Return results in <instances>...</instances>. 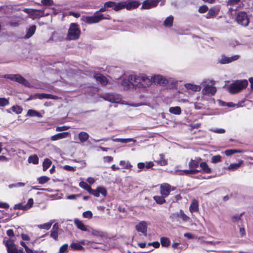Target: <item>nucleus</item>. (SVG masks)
<instances>
[{"mask_svg":"<svg viewBox=\"0 0 253 253\" xmlns=\"http://www.w3.org/2000/svg\"><path fill=\"white\" fill-rule=\"evenodd\" d=\"M208 10V7L206 5H203L199 7V12L201 13L206 12Z\"/></svg>","mask_w":253,"mask_h":253,"instance_id":"61","label":"nucleus"},{"mask_svg":"<svg viewBox=\"0 0 253 253\" xmlns=\"http://www.w3.org/2000/svg\"><path fill=\"white\" fill-rule=\"evenodd\" d=\"M130 77H134L133 75H130L128 77L124 78L122 82V85L125 90L133 89L135 86L134 83V79H130Z\"/></svg>","mask_w":253,"mask_h":253,"instance_id":"10","label":"nucleus"},{"mask_svg":"<svg viewBox=\"0 0 253 253\" xmlns=\"http://www.w3.org/2000/svg\"><path fill=\"white\" fill-rule=\"evenodd\" d=\"M11 110L13 112H15L17 114H21L22 111V109L19 106H13L11 108Z\"/></svg>","mask_w":253,"mask_h":253,"instance_id":"46","label":"nucleus"},{"mask_svg":"<svg viewBox=\"0 0 253 253\" xmlns=\"http://www.w3.org/2000/svg\"><path fill=\"white\" fill-rule=\"evenodd\" d=\"M92 234L95 236L101 237L103 236V233L101 231L97 230H92Z\"/></svg>","mask_w":253,"mask_h":253,"instance_id":"52","label":"nucleus"},{"mask_svg":"<svg viewBox=\"0 0 253 253\" xmlns=\"http://www.w3.org/2000/svg\"><path fill=\"white\" fill-rule=\"evenodd\" d=\"M74 223L79 229L83 231H87L88 230L87 227L79 219L75 218L74 220Z\"/></svg>","mask_w":253,"mask_h":253,"instance_id":"19","label":"nucleus"},{"mask_svg":"<svg viewBox=\"0 0 253 253\" xmlns=\"http://www.w3.org/2000/svg\"><path fill=\"white\" fill-rule=\"evenodd\" d=\"M120 164L122 166L124 169H130L132 168V165L128 161H121Z\"/></svg>","mask_w":253,"mask_h":253,"instance_id":"38","label":"nucleus"},{"mask_svg":"<svg viewBox=\"0 0 253 253\" xmlns=\"http://www.w3.org/2000/svg\"><path fill=\"white\" fill-rule=\"evenodd\" d=\"M110 19L111 17L108 14L104 15L103 14H99L98 13V12H96L92 16H86L85 17V21L88 24H91L98 23L103 19L109 20Z\"/></svg>","mask_w":253,"mask_h":253,"instance_id":"6","label":"nucleus"},{"mask_svg":"<svg viewBox=\"0 0 253 253\" xmlns=\"http://www.w3.org/2000/svg\"><path fill=\"white\" fill-rule=\"evenodd\" d=\"M211 130L217 133H224L225 132V130L223 128H212Z\"/></svg>","mask_w":253,"mask_h":253,"instance_id":"57","label":"nucleus"},{"mask_svg":"<svg viewBox=\"0 0 253 253\" xmlns=\"http://www.w3.org/2000/svg\"><path fill=\"white\" fill-rule=\"evenodd\" d=\"M200 167L203 170L204 172L210 173L211 172V169L209 168V166L205 162H202L200 165Z\"/></svg>","mask_w":253,"mask_h":253,"instance_id":"33","label":"nucleus"},{"mask_svg":"<svg viewBox=\"0 0 253 253\" xmlns=\"http://www.w3.org/2000/svg\"><path fill=\"white\" fill-rule=\"evenodd\" d=\"M81 34V31L79 25L76 23H71L70 25L67 39L69 40H76L79 38Z\"/></svg>","mask_w":253,"mask_h":253,"instance_id":"5","label":"nucleus"},{"mask_svg":"<svg viewBox=\"0 0 253 253\" xmlns=\"http://www.w3.org/2000/svg\"><path fill=\"white\" fill-rule=\"evenodd\" d=\"M199 210V205L198 201L195 200H192L189 207V211L191 213L197 211Z\"/></svg>","mask_w":253,"mask_h":253,"instance_id":"23","label":"nucleus"},{"mask_svg":"<svg viewBox=\"0 0 253 253\" xmlns=\"http://www.w3.org/2000/svg\"><path fill=\"white\" fill-rule=\"evenodd\" d=\"M90 194H92L95 197H99L100 194L97 188L95 190H93L91 188V190L89 192Z\"/></svg>","mask_w":253,"mask_h":253,"instance_id":"62","label":"nucleus"},{"mask_svg":"<svg viewBox=\"0 0 253 253\" xmlns=\"http://www.w3.org/2000/svg\"><path fill=\"white\" fill-rule=\"evenodd\" d=\"M3 243L6 247L8 253H24L22 249H18L16 248L14 240L11 239L4 240Z\"/></svg>","mask_w":253,"mask_h":253,"instance_id":"7","label":"nucleus"},{"mask_svg":"<svg viewBox=\"0 0 253 253\" xmlns=\"http://www.w3.org/2000/svg\"><path fill=\"white\" fill-rule=\"evenodd\" d=\"M27 115L30 116V117H38L39 118H41L42 117V115L38 111L30 109L27 112Z\"/></svg>","mask_w":253,"mask_h":253,"instance_id":"32","label":"nucleus"},{"mask_svg":"<svg viewBox=\"0 0 253 253\" xmlns=\"http://www.w3.org/2000/svg\"><path fill=\"white\" fill-rule=\"evenodd\" d=\"M92 213L90 211H84L83 213V216L84 218L90 219L92 217Z\"/></svg>","mask_w":253,"mask_h":253,"instance_id":"49","label":"nucleus"},{"mask_svg":"<svg viewBox=\"0 0 253 253\" xmlns=\"http://www.w3.org/2000/svg\"><path fill=\"white\" fill-rule=\"evenodd\" d=\"M224 153L227 156H231L235 154V149H228L225 151Z\"/></svg>","mask_w":253,"mask_h":253,"instance_id":"64","label":"nucleus"},{"mask_svg":"<svg viewBox=\"0 0 253 253\" xmlns=\"http://www.w3.org/2000/svg\"><path fill=\"white\" fill-rule=\"evenodd\" d=\"M49 179L50 178L46 176H42L40 177L38 180L39 183L42 184L47 182Z\"/></svg>","mask_w":253,"mask_h":253,"instance_id":"45","label":"nucleus"},{"mask_svg":"<svg viewBox=\"0 0 253 253\" xmlns=\"http://www.w3.org/2000/svg\"><path fill=\"white\" fill-rule=\"evenodd\" d=\"M34 204V200L32 198H30L27 202V203L25 205H22V204L19 203L16 204L13 207V209L15 210H21L23 211H27L31 209Z\"/></svg>","mask_w":253,"mask_h":253,"instance_id":"11","label":"nucleus"},{"mask_svg":"<svg viewBox=\"0 0 253 253\" xmlns=\"http://www.w3.org/2000/svg\"><path fill=\"white\" fill-rule=\"evenodd\" d=\"M49 94L46 93H37L35 95V97L36 98H38L40 99H48Z\"/></svg>","mask_w":253,"mask_h":253,"instance_id":"43","label":"nucleus"},{"mask_svg":"<svg viewBox=\"0 0 253 253\" xmlns=\"http://www.w3.org/2000/svg\"><path fill=\"white\" fill-rule=\"evenodd\" d=\"M52 223V221H50L47 223H45L42 224H39L37 225V226L39 229H44L46 230H48L51 227Z\"/></svg>","mask_w":253,"mask_h":253,"instance_id":"34","label":"nucleus"},{"mask_svg":"<svg viewBox=\"0 0 253 253\" xmlns=\"http://www.w3.org/2000/svg\"><path fill=\"white\" fill-rule=\"evenodd\" d=\"M126 2L123 1L119 3L115 2V5L114 6V9L117 11L125 7Z\"/></svg>","mask_w":253,"mask_h":253,"instance_id":"31","label":"nucleus"},{"mask_svg":"<svg viewBox=\"0 0 253 253\" xmlns=\"http://www.w3.org/2000/svg\"><path fill=\"white\" fill-rule=\"evenodd\" d=\"M222 161L221 156L219 155L213 156L211 158V162L213 164H216Z\"/></svg>","mask_w":253,"mask_h":253,"instance_id":"42","label":"nucleus"},{"mask_svg":"<svg viewBox=\"0 0 253 253\" xmlns=\"http://www.w3.org/2000/svg\"><path fill=\"white\" fill-rule=\"evenodd\" d=\"M134 79L135 86L139 88L149 87L152 84L151 77L146 76H136L130 77V79Z\"/></svg>","mask_w":253,"mask_h":253,"instance_id":"2","label":"nucleus"},{"mask_svg":"<svg viewBox=\"0 0 253 253\" xmlns=\"http://www.w3.org/2000/svg\"><path fill=\"white\" fill-rule=\"evenodd\" d=\"M51 161L48 159H45L42 164L43 170L45 171L50 166Z\"/></svg>","mask_w":253,"mask_h":253,"instance_id":"37","label":"nucleus"},{"mask_svg":"<svg viewBox=\"0 0 253 253\" xmlns=\"http://www.w3.org/2000/svg\"><path fill=\"white\" fill-rule=\"evenodd\" d=\"M184 86L188 90L193 91H199L201 89L200 85L191 84H186Z\"/></svg>","mask_w":253,"mask_h":253,"instance_id":"24","label":"nucleus"},{"mask_svg":"<svg viewBox=\"0 0 253 253\" xmlns=\"http://www.w3.org/2000/svg\"><path fill=\"white\" fill-rule=\"evenodd\" d=\"M79 186L84 189L85 190H87L88 192H89V191L91 190V187L89 186L87 183H86L84 181H81L79 183Z\"/></svg>","mask_w":253,"mask_h":253,"instance_id":"44","label":"nucleus"},{"mask_svg":"<svg viewBox=\"0 0 253 253\" xmlns=\"http://www.w3.org/2000/svg\"><path fill=\"white\" fill-rule=\"evenodd\" d=\"M33 13L34 14H33L32 15L36 18L46 16L48 15V13L45 14L43 10H37L34 9Z\"/></svg>","mask_w":253,"mask_h":253,"instance_id":"28","label":"nucleus"},{"mask_svg":"<svg viewBox=\"0 0 253 253\" xmlns=\"http://www.w3.org/2000/svg\"><path fill=\"white\" fill-rule=\"evenodd\" d=\"M202 84L204 85V87L202 89V93L204 95L211 96L215 94L217 90L215 87L209 84H207L206 81H203Z\"/></svg>","mask_w":253,"mask_h":253,"instance_id":"9","label":"nucleus"},{"mask_svg":"<svg viewBox=\"0 0 253 253\" xmlns=\"http://www.w3.org/2000/svg\"><path fill=\"white\" fill-rule=\"evenodd\" d=\"M126 2L125 7L127 10H131L132 9H134L138 7L140 5V3L137 0H130Z\"/></svg>","mask_w":253,"mask_h":253,"instance_id":"16","label":"nucleus"},{"mask_svg":"<svg viewBox=\"0 0 253 253\" xmlns=\"http://www.w3.org/2000/svg\"><path fill=\"white\" fill-rule=\"evenodd\" d=\"M129 142H135L136 140L133 138H120V142L126 143Z\"/></svg>","mask_w":253,"mask_h":253,"instance_id":"51","label":"nucleus"},{"mask_svg":"<svg viewBox=\"0 0 253 253\" xmlns=\"http://www.w3.org/2000/svg\"><path fill=\"white\" fill-rule=\"evenodd\" d=\"M70 247L72 249L77 250H81L83 249V246L80 243H72L70 245Z\"/></svg>","mask_w":253,"mask_h":253,"instance_id":"39","label":"nucleus"},{"mask_svg":"<svg viewBox=\"0 0 253 253\" xmlns=\"http://www.w3.org/2000/svg\"><path fill=\"white\" fill-rule=\"evenodd\" d=\"M63 169L68 171H75L76 170V167H71L68 165L63 166Z\"/></svg>","mask_w":253,"mask_h":253,"instance_id":"63","label":"nucleus"},{"mask_svg":"<svg viewBox=\"0 0 253 253\" xmlns=\"http://www.w3.org/2000/svg\"><path fill=\"white\" fill-rule=\"evenodd\" d=\"M36 30V26L35 25H32L30 26L27 30L26 34L24 36V38L28 39L31 38L35 33Z\"/></svg>","mask_w":253,"mask_h":253,"instance_id":"22","label":"nucleus"},{"mask_svg":"<svg viewBox=\"0 0 253 253\" xmlns=\"http://www.w3.org/2000/svg\"><path fill=\"white\" fill-rule=\"evenodd\" d=\"M68 247V245L67 244H64L60 248L59 253H65L67 250Z\"/></svg>","mask_w":253,"mask_h":253,"instance_id":"55","label":"nucleus"},{"mask_svg":"<svg viewBox=\"0 0 253 253\" xmlns=\"http://www.w3.org/2000/svg\"><path fill=\"white\" fill-rule=\"evenodd\" d=\"M173 17L169 16L164 21V25L165 27H171L173 24Z\"/></svg>","mask_w":253,"mask_h":253,"instance_id":"29","label":"nucleus"},{"mask_svg":"<svg viewBox=\"0 0 253 253\" xmlns=\"http://www.w3.org/2000/svg\"><path fill=\"white\" fill-rule=\"evenodd\" d=\"M170 192V186L169 184L164 183L161 185V193L164 197H167Z\"/></svg>","mask_w":253,"mask_h":253,"instance_id":"17","label":"nucleus"},{"mask_svg":"<svg viewBox=\"0 0 253 253\" xmlns=\"http://www.w3.org/2000/svg\"><path fill=\"white\" fill-rule=\"evenodd\" d=\"M216 15V12L214 9H210L207 14L206 17L207 18H211Z\"/></svg>","mask_w":253,"mask_h":253,"instance_id":"48","label":"nucleus"},{"mask_svg":"<svg viewBox=\"0 0 253 253\" xmlns=\"http://www.w3.org/2000/svg\"><path fill=\"white\" fill-rule=\"evenodd\" d=\"M239 58L238 55H235L231 57H226L225 56H222L219 62L221 64H228L231 63L232 61L238 60Z\"/></svg>","mask_w":253,"mask_h":253,"instance_id":"15","label":"nucleus"},{"mask_svg":"<svg viewBox=\"0 0 253 253\" xmlns=\"http://www.w3.org/2000/svg\"><path fill=\"white\" fill-rule=\"evenodd\" d=\"M199 165V163L198 161L191 160L188 164L189 169L183 170L175 169V171L178 172L179 174H183V173L186 175L195 174L200 171V169H197Z\"/></svg>","mask_w":253,"mask_h":253,"instance_id":"4","label":"nucleus"},{"mask_svg":"<svg viewBox=\"0 0 253 253\" xmlns=\"http://www.w3.org/2000/svg\"><path fill=\"white\" fill-rule=\"evenodd\" d=\"M161 0H145L142 3L141 9H148L156 7Z\"/></svg>","mask_w":253,"mask_h":253,"instance_id":"13","label":"nucleus"},{"mask_svg":"<svg viewBox=\"0 0 253 253\" xmlns=\"http://www.w3.org/2000/svg\"><path fill=\"white\" fill-rule=\"evenodd\" d=\"M70 134L68 132H64L57 133L51 137V140L52 141H56L61 139L65 138L68 137Z\"/></svg>","mask_w":253,"mask_h":253,"instance_id":"20","label":"nucleus"},{"mask_svg":"<svg viewBox=\"0 0 253 253\" xmlns=\"http://www.w3.org/2000/svg\"><path fill=\"white\" fill-rule=\"evenodd\" d=\"M160 160L157 161L158 163L161 166H165L167 164V161L165 159V156L163 154L159 155Z\"/></svg>","mask_w":253,"mask_h":253,"instance_id":"41","label":"nucleus"},{"mask_svg":"<svg viewBox=\"0 0 253 253\" xmlns=\"http://www.w3.org/2000/svg\"><path fill=\"white\" fill-rule=\"evenodd\" d=\"M236 21L238 24L244 27L248 26L250 22L249 18L247 13L245 11L238 12L236 17Z\"/></svg>","mask_w":253,"mask_h":253,"instance_id":"8","label":"nucleus"},{"mask_svg":"<svg viewBox=\"0 0 253 253\" xmlns=\"http://www.w3.org/2000/svg\"><path fill=\"white\" fill-rule=\"evenodd\" d=\"M78 137L80 142L84 143L88 139L89 135L85 132L82 131L79 133Z\"/></svg>","mask_w":253,"mask_h":253,"instance_id":"26","label":"nucleus"},{"mask_svg":"<svg viewBox=\"0 0 253 253\" xmlns=\"http://www.w3.org/2000/svg\"><path fill=\"white\" fill-rule=\"evenodd\" d=\"M170 217L173 220L176 219V218L179 217L182 219L183 221L187 222L190 220V217L186 215L182 210H180L179 212L177 213L172 214Z\"/></svg>","mask_w":253,"mask_h":253,"instance_id":"14","label":"nucleus"},{"mask_svg":"<svg viewBox=\"0 0 253 253\" xmlns=\"http://www.w3.org/2000/svg\"><path fill=\"white\" fill-rule=\"evenodd\" d=\"M28 162L33 164H38L39 163V158L36 155L31 156L28 158Z\"/></svg>","mask_w":253,"mask_h":253,"instance_id":"35","label":"nucleus"},{"mask_svg":"<svg viewBox=\"0 0 253 253\" xmlns=\"http://www.w3.org/2000/svg\"><path fill=\"white\" fill-rule=\"evenodd\" d=\"M165 197L163 195L162 196H155L153 197V198L157 203L159 204H162L166 202Z\"/></svg>","mask_w":253,"mask_h":253,"instance_id":"36","label":"nucleus"},{"mask_svg":"<svg viewBox=\"0 0 253 253\" xmlns=\"http://www.w3.org/2000/svg\"><path fill=\"white\" fill-rule=\"evenodd\" d=\"M4 78L6 79H8L11 81H16V74L13 75V74H6L4 76Z\"/></svg>","mask_w":253,"mask_h":253,"instance_id":"54","label":"nucleus"},{"mask_svg":"<svg viewBox=\"0 0 253 253\" xmlns=\"http://www.w3.org/2000/svg\"><path fill=\"white\" fill-rule=\"evenodd\" d=\"M104 100L109 101L111 103H119L121 104H126L130 106L136 107L140 106L139 104H128L126 101L122 100L121 95L116 93H106L100 96Z\"/></svg>","mask_w":253,"mask_h":253,"instance_id":"1","label":"nucleus"},{"mask_svg":"<svg viewBox=\"0 0 253 253\" xmlns=\"http://www.w3.org/2000/svg\"><path fill=\"white\" fill-rule=\"evenodd\" d=\"M41 3L45 6H51L53 4L52 0H42Z\"/></svg>","mask_w":253,"mask_h":253,"instance_id":"50","label":"nucleus"},{"mask_svg":"<svg viewBox=\"0 0 253 253\" xmlns=\"http://www.w3.org/2000/svg\"><path fill=\"white\" fill-rule=\"evenodd\" d=\"M147 223L144 221L140 222L136 226V229L137 231L146 235L147 233Z\"/></svg>","mask_w":253,"mask_h":253,"instance_id":"18","label":"nucleus"},{"mask_svg":"<svg viewBox=\"0 0 253 253\" xmlns=\"http://www.w3.org/2000/svg\"><path fill=\"white\" fill-rule=\"evenodd\" d=\"M94 78L97 82H100L103 85H105L108 83V81L106 78L100 74H96L94 75Z\"/></svg>","mask_w":253,"mask_h":253,"instance_id":"21","label":"nucleus"},{"mask_svg":"<svg viewBox=\"0 0 253 253\" xmlns=\"http://www.w3.org/2000/svg\"><path fill=\"white\" fill-rule=\"evenodd\" d=\"M161 243L162 246L168 247L170 243V241L168 238L163 237L160 239Z\"/></svg>","mask_w":253,"mask_h":253,"instance_id":"40","label":"nucleus"},{"mask_svg":"<svg viewBox=\"0 0 253 253\" xmlns=\"http://www.w3.org/2000/svg\"><path fill=\"white\" fill-rule=\"evenodd\" d=\"M152 84L154 83L155 84L165 85L168 83V81L162 75H154L151 77Z\"/></svg>","mask_w":253,"mask_h":253,"instance_id":"12","label":"nucleus"},{"mask_svg":"<svg viewBox=\"0 0 253 253\" xmlns=\"http://www.w3.org/2000/svg\"><path fill=\"white\" fill-rule=\"evenodd\" d=\"M69 128V126H58L56 128V131H62L64 130H67Z\"/></svg>","mask_w":253,"mask_h":253,"instance_id":"58","label":"nucleus"},{"mask_svg":"<svg viewBox=\"0 0 253 253\" xmlns=\"http://www.w3.org/2000/svg\"><path fill=\"white\" fill-rule=\"evenodd\" d=\"M9 104L8 99L5 98H0V106L4 107Z\"/></svg>","mask_w":253,"mask_h":253,"instance_id":"47","label":"nucleus"},{"mask_svg":"<svg viewBox=\"0 0 253 253\" xmlns=\"http://www.w3.org/2000/svg\"><path fill=\"white\" fill-rule=\"evenodd\" d=\"M240 0H229L227 4L229 5H234L238 4Z\"/></svg>","mask_w":253,"mask_h":253,"instance_id":"59","label":"nucleus"},{"mask_svg":"<svg viewBox=\"0 0 253 253\" xmlns=\"http://www.w3.org/2000/svg\"><path fill=\"white\" fill-rule=\"evenodd\" d=\"M97 188V189L98 190L99 194H101L104 196H105L106 195V194H107V191H106V190L104 187H98Z\"/></svg>","mask_w":253,"mask_h":253,"instance_id":"56","label":"nucleus"},{"mask_svg":"<svg viewBox=\"0 0 253 253\" xmlns=\"http://www.w3.org/2000/svg\"><path fill=\"white\" fill-rule=\"evenodd\" d=\"M114 5L115 2L111 1H107L104 3V6L106 8L113 7L114 8Z\"/></svg>","mask_w":253,"mask_h":253,"instance_id":"60","label":"nucleus"},{"mask_svg":"<svg viewBox=\"0 0 253 253\" xmlns=\"http://www.w3.org/2000/svg\"><path fill=\"white\" fill-rule=\"evenodd\" d=\"M50 236L55 240H57L58 238V231L51 230Z\"/></svg>","mask_w":253,"mask_h":253,"instance_id":"53","label":"nucleus"},{"mask_svg":"<svg viewBox=\"0 0 253 253\" xmlns=\"http://www.w3.org/2000/svg\"><path fill=\"white\" fill-rule=\"evenodd\" d=\"M243 163V161L240 160L238 163L230 164L227 169L230 170H234L238 169Z\"/></svg>","mask_w":253,"mask_h":253,"instance_id":"27","label":"nucleus"},{"mask_svg":"<svg viewBox=\"0 0 253 253\" xmlns=\"http://www.w3.org/2000/svg\"><path fill=\"white\" fill-rule=\"evenodd\" d=\"M169 112L175 115H180L181 113V108L179 106L170 107Z\"/></svg>","mask_w":253,"mask_h":253,"instance_id":"30","label":"nucleus"},{"mask_svg":"<svg viewBox=\"0 0 253 253\" xmlns=\"http://www.w3.org/2000/svg\"><path fill=\"white\" fill-rule=\"evenodd\" d=\"M248 84V82L246 80H237L229 85L228 90L230 93L235 94L245 88Z\"/></svg>","mask_w":253,"mask_h":253,"instance_id":"3","label":"nucleus"},{"mask_svg":"<svg viewBox=\"0 0 253 253\" xmlns=\"http://www.w3.org/2000/svg\"><path fill=\"white\" fill-rule=\"evenodd\" d=\"M15 82L21 84L26 86H29L30 85L29 83L25 78L19 74H16Z\"/></svg>","mask_w":253,"mask_h":253,"instance_id":"25","label":"nucleus"}]
</instances>
